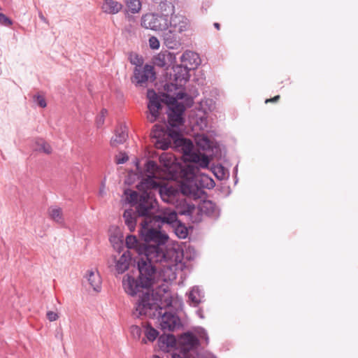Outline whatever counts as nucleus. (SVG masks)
<instances>
[{"label": "nucleus", "mask_w": 358, "mask_h": 358, "mask_svg": "<svg viewBox=\"0 0 358 358\" xmlns=\"http://www.w3.org/2000/svg\"><path fill=\"white\" fill-rule=\"evenodd\" d=\"M185 141V138L183 137L182 135H181V136H179L178 138L175 139L173 141V143L176 148H180V147L182 148V145L184 144Z\"/></svg>", "instance_id": "de8ad7c7"}, {"label": "nucleus", "mask_w": 358, "mask_h": 358, "mask_svg": "<svg viewBox=\"0 0 358 358\" xmlns=\"http://www.w3.org/2000/svg\"><path fill=\"white\" fill-rule=\"evenodd\" d=\"M196 333L199 335L201 338L205 340L206 344L209 343V337L205 329L203 327H198Z\"/></svg>", "instance_id": "c03bdc74"}, {"label": "nucleus", "mask_w": 358, "mask_h": 358, "mask_svg": "<svg viewBox=\"0 0 358 358\" xmlns=\"http://www.w3.org/2000/svg\"><path fill=\"white\" fill-rule=\"evenodd\" d=\"M158 191L162 199L165 201L174 198L179 193L178 189L169 185H160Z\"/></svg>", "instance_id": "aec40b11"}, {"label": "nucleus", "mask_w": 358, "mask_h": 358, "mask_svg": "<svg viewBox=\"0 0 358 358\" xmlns=\"http://www.w3.org/2000/svg\"><path fill=\"white\" fill-rule=\"evenodd\" d=\"M213 25L217 30L220 29V24L218 22H215Z\"/></svg>", "instance_id": "4d7b16f0"}, {"label": "nucleus", "mask_w": 358, "mask_h": 358, "mask_svg": "<svg viewBox=\"0 0 358 358\" xmlns=\"http://www.w3.org/2000/svg\"><path fill=\"white\" fill-rule=\"evenodd\" d=\"M194 210V206L187 205L185 209L176 212L171 208H165L157 217V222L171 227L179 238H185L188 234L187 227L178 219V214L190 215Z\"/></svg>", "instance_id": "20e7f679"}, {"label": "nucleus", "mask_w": 358, "mask_h": 358, "mask_svg": "<svg viewBox=\"0 0 358 358\" xmlns=\"http://www.w3.org/2000/svg\"><path fill=\"white\" fill-rule=\"evenodd\" d=\"M199 169L194 165H187L182 169V180L180 191L183 195L199 197L203 189L215 187L214 180L206 174H198Z\"/></svg>", "instance_id": "7ed1b4c3"}, {"label": "nucleus", "mask_w": 358, "mask_h": 358, "mask_svg": "<svg viewBox=\"0 0 358 358\" xmlns=\"http://www.w3.org/2000/svg\"><path fill=\"white\" fill-rule=\"evenodd\" d=\"M46 316L50 322L56 321L59 317L57 313L53 311L47 312Z\"/></svg>", "instance_id": "8fccbe9b"}, {"label": "nucleus", "mask_w": 358, "mask_h": 358, "mask_svg": "<svg viewBox=\"0 0 358 358\" xmlns=\"http://www.w3.org/2000/svg\"><path fill=\"white\" fill-rule=\"evenodd\" d=\"M123 8V5L115 0H104L101 6L102 11L106 14L115 15Z\"/></svg>", "instance_id": "6ab92c4d"}, {"label": "nucleus", "mask_w": 358, "mask_h": 358, "mask_svg": "<svg viewBox=\"0 0 358 358\" xmlns=\"http://www.w3.org/2000/svg\"><path fill=\"white\" fill-rule=\"evenodd\" d=\"M153 358H161V357L159 355H155L153 356Z\"/></svg>", "instance_id": "bf43d9fd"}, {"label": "nucleus", "mask_w": 358, "mask_h": 358, "mask_svg": "<svg viewBox=\"0 0 358 358\" xmlns=\"http://www.w3.org/2000/svg\"><path fill=\"white\" fill-rule=\"evenodd\" d=\"M174 59L173 55L169 52H161L153 57L152 62L155 66L165 68L166 77L169 75V66Z\"/></svg>", "instance_id": "4468645a"}, {"label": "nucleus", "mask_w": 358, "mask_h": 358, "mask_svg": "<svg viewBox=\"0 0 358 358\" xmlns=\"http://www.w3.org/2000/svg\"><path fill=\"white\" fill-rule=\"evenodd\" d=\"M108 111L106 108H102L100 114L96 118V124L98 128L103 126L105 121V117L107 115Z\"/></svg>", "instance_id": "e433bc0d"}, {"label": "nucleus", "mask_w": 358, "mask_h": 358, "mask_svg": "<svg viewBox=\"0 0 358 358\" xmlns=\"http://www.w3.org/2000/svg\"><path fill=\"white\" fill-rule=\"evenodd\" d=\"M1 10V8L0 7V10ZM0 24L6 27H9L13 24V21L6 15H4L2 13H0Z\"/></svg>", "instance_id": "a19ab883"}, {"label": "nucleus", "mask_w": 358, "mask_h": 358, "mask_svg": "<svg viewBox=\"0 0 358 358\" xmlns=\"http://www.w3.org/2000/svg\"><path fill=\"white\" fill-rule=\"evenodd\" d=\"M199 209L202 214H204L210 217L216 219L220 216V210L216 204L212 201H203L201 203Z\"/></svg>", "instance_id": "dca6fc26"}, {"label": "nucleus", "mask_w": 358, "mask_h": 358, "mask_svg": "<svg viewBox=\"0 0 358 358\" xmlns=\"http://www.w3.org/2000/svg\"><path fill=\"white\" fill-rule=\"evenodd\" d=\"M158 169L157 164L153 160H148L145 164V171L148 173H152Z\"/></svg>", "instance_id": "ea45409f"}, {"label": "nucleus", "mask_w": 358, "mask_h": 358, "mask_svg": "<svg viewBox=\"0 0 358 358\" xmlns=\"http://www.w3.org/2000/svg\"><path fill=\"white\" fill-rule=\"evenodd\" d=\"M128 159H129V157H128V156H127V155L126 153H121L120 156L117 158L116 163L117 164H123Z\"/></svg>", "instance_id": "09e8293b"}, {"label": "nucleus", "mask_w": 358, "mask_h": 358, "mask_svg": "<svg viewBox=\"0 0 358 358\" xmlns=\"http://www.w3.org/2000/svg\"><path fill=\"white\" fill-rule=\"evenodd\" d=\"M213 173L218 180H224L227 178V171L222 165H219L213 168Z\"/></svg>", "instance_id": "f704fd0d"}, {"label": "nucleus", "mask_w": 358, "mask_h": 358, "mask_svg": "<svg viewBox=\"0 0 358 358\" xmlns=\"http://www.w3.org/2000/svg\"><path fill=\"white\" fill-rule=\"evenodd\" d=\"M190 157H191V161L193 162H195V163H198L199 162V160L200 159V155L194 153L193 151L190 153V154H188Z\"/></svg>", "instance_id": "603ef678"}, {"label": "nucleus", "mask_w": 358, "mask_h": 358, "mask_svg": "<svg viewBox=\"0 0 358 358\" xmlns=\"http://www.w3.org/2000/svg\"><path fill=\"white\" fill-rule=\"evenodd\" d=\"M38 145V150L40 152H43L45 154H50L52 152V148L49 143L43 141V139H40L36 142Z\"/></svg>", "instance_id": "c9c22d12"}, {"label": "nucleus", "mask_w": 358, "mask_h": 358, "mask_svg": "<svg viewBox=\"0 0 358 358\" xmlns=\"http://www.w3.org/2000/svg\"><path fill=\"white\" fill-rule=\"evenodd\" d=\"M164 43L169 49L177 50L181 45L180 38L177 31L169 30L164 34Z\"/></svg>", "instance_id": "2eb2a0df"}, {"label": "nucleus", "mask_w": 358, "mask_h": 358, "mask_svg": "<svg viewBox=\"0 0 358 358\" xmlns=\"http://www.w3.org/2000/svg\"><path fill=\"white\" fill-rule=\"evenodd\" d=\"M38 17L41 21H43V22L46 23V24H48V20L44 17V15H43V13L41 12L38 13Z\"/></svg>", "instance_id": "6e6d98bb"}, {"label": "nucleus", "mask_w": 358, "mask_h": 358, "mask_svg": "<svg viewBox=\"0 0 358 358\" xmlns=\"http://www.w3.org/2000/svg\"><path fill=\"white\" fill-rule=\"evenodd\" d=\"M131 260V257L130 252L129 251L124 252L116 263L115 269L117 273L122 274L126 271L129 267Z\"/></svg>", "instance_id": "412c9836"}, {"label": "nucleus", "mask_w": 358, "mask_h": 358, "mask_svg": "<svg viewBox=\"0 0 358 358\" xmlns=\"http://www.w3.org/2000/svg\"><path fill=\"white\" fill-rule=\"evenodd\" d=\"M128 137L126 131L122 128L115 130V136L110 140V145L116 147L118 145L124 143Z\"/></svg>", "instance_id": "393cba45"}, {"label": "nucleus", "mask_w": 358, "mask_h": 358, "mask_svg": "<svg viewBox=\"0 0 358 358\" xmlns=\"http://www.w3.org/2000/svg\"><path fill=\"white\" fill-rule=\"evenodd\" d=\"M49 214L55 222L59 224L64 222V218L62 215V210L61 208H52L49 210Z\"/></svg>", "instance_id": "7c9ffc66"}, {"label": "nucleus", "mask_w": 358, "mask_h": 358, "mask_svg": "<svg viewBox=\"0 0 358 358\" xmlns=\"http://www.w3.org/2000/svg\"><path fill=\"white\" fill-rule=\"evenodd\" d=\"M143 288L141 289V292ZM147 291L140 296L136 302L132 315L134 317L141 318L148 317L150 318L157 317L159 321L161 329L163 331H173L176 327H179L180 318L175 314L165 311L162 313L163 308L158 303V299L155 296L153 290L145 288Z\"/></svg>", "instance_id": "f03ea898"}, {"label": "nucleus", "mask_w": 358, "mask_h": 358, "mask_svg": "<svg viewBox=\"0 0 358 358\" xmlns=\"http://www.w3.org/2000/svg\"><path fill=\"white\" fill-rule=\"evenodd\" d=\"M209 162L210 160L208 157L206 155H203L200 157V159L197 164L201 168H207L208 166Z\"/></svg>", "instance_id": "a18cd8bd"}, {"label": "nucleus", "mask_w": 358, "mask_h": 358, "mask_svg": "<svg viewBox=\"0 0 358 358\" xmlns=\"http://www.w3.org/2000/svg\"><path fill=\"white\" fill-rule=\"evenodd\" d=\"M174 13L159 10V13H148L141 17L143 27L153 31H162L168 29V17Z\"/></svg>", "instance_id": "6e6552de"}, {"label": "nucleus", "mask_w": 358, "mask_h": 358, "mask_svg": "<svg viewBox=\"0 0 358 358\" xmlns=\"http://www.w3.org/2000/svg\"><path fill=\"white\" fill-rule=\"evenodd\" d=\"M159 215L152 220L142 221L138 230L140 241L143 245L138 248L141 257L134 260L137 264L139 275L137 278L127 275L123 279L122 285L127 294L134 296L141 288H152L154 284L156 268L154 263L166 260L165 245L169 236L162 233L161 229L164 224L157 222Z\"/></svg>", "instance_id": "f257e3e1"}, {"label": "nucleus", "mask_w": 358, "mask_h": 358, "mask_svg": "<svg viewBox=\"0 0 358 358\" xmlns=\"http://www.w3.org/2000/svg\"><path fill=\"white\" fill-rule=\"evenodd\" d=\"M204 292L199 286H194L189 292L188 299L189 304L194 307L203 301Z\"/></svg>", "instance_id": "a211bd4d"}, {"label": "nucleus", "mask_w": 358, "mask_h": 358, "mask_svg": "<svg viewBox=\"0 0 358 358\" xmlns=\"http://www.w3.org/2000/svg\"><path fill=\"white\" fill-rule=\"evenodd\" d=\"M158 345L160 348H175L178 345V339L173 334H162L159 336Z\"/></svg>", "instance_id": "4be33fe9"}, {"label": "nucleus", "mask_w": 358, "mask_h": 358, "mask_svg": "<svg viewBox=\"0 0 358 358\" xmlns=\"http://www.w3.org/2000/svg\"><path fill=\"white\" fill-rule=\"evenodd\" d=\"M34 101L41 108H45L47 106L45 98L41 95H35L34 96Z\"/></svg>", "instance_id": "37998d69"}, {"label": "nucleus", "mask_w": 358, "mask_h": 358, "mask_svg": "<svg viewBox=\"0 0 358 358\" xmlns=\"http://www.w3.org/2000/svg\"><path fill=\"white\" fill-rule=\"evenodd\" d=\"M171 358H189L188 352H185L180 349V354L173 352L171 354Z\"/></svg>", "instance_id": "3c124183"}, {"label": "nucleus", "mask_w": 358, "mask_h": 358, "mask_svg": "<svg viewBox=\"0 0 358 358\" xmlns=\"http://www.w3.org/2000/svg\"><path fill=\"white\" fill-rule=\"evenodd\" d=\"M160 183L156 181L153 176H148L143 178L137 185V189L141 193L149 192L148 190L159 189Z\"/></svg>", "instance_id": "f3484780"}, {"label": "nucleus", "mask_w": 358, "mask_h": 358, "mask_svg": "<svg viewBox=\"0 0 358 358\" xmlns=\"http://www.w3.org/2000/svg\"><path fill=\"white\" fill-rule=\"evenodd\" d=\"M280 99V95H276L273 98H271V99H266V103H268V102H277Z\"/></svg>", "instance_id": "5fc2aeb1"}, {"label": "nucleus", "mask_w": 358, "mask_h": 358, "mask_svg": "<svg viewBox=\"0 0 358 358\" xmlns=\"http://www.w3.org/2000/svg\"><path fill=\"white\" fill-rule=\"evenodd\" d=\"M144 328V334L145 338H143L142 342L143 343H146L147 341L150 342L155 341L159 336V331L152 327L150 323H148L146 325H145Z\"/></svg>", "instance_id": "a878e982"}, {"label": "nucleus", "mask_w": 358, "mask_h": 358, "mask_svg": "<svg viewBox=\"0 0 358 358\" xmlns=\"http://www.w3.org/2000/svg\"><path fill=\"white\" fill-rule=\"evenodd\" d=\"M123 217L124 219V223L127 226L129 230L131 232L134 231L136 226V218L134 215L133 210H125L123 213Z\"/></svg>", "instance_id": "b1692460"}, {"label": "nucleus", "mask_w": 358, "mask_h": 358, "mask_svg": "<svg viewBox=\"0 0 358 358\" xmlns=\"http://www.w3.org/2000/svg\"><path fill=\"white\" fill-rule=\"evenodd\" d=\"M135 209L138 217H144L143 221H149L159 215L165 208L159 210L158 202L151 192H145L141 194L140 202Z\"/></svg>", "instance_id": "0eeeda50"}, {"label": "nucleus", "mask_w": 358, "mask_h": 358, "mask_svg": "<svg viewBox=\"0 0 358 358\" xmlns=\"http://www.w3.org/2000/svg\"><path fill=\"white\" fill-rule=\"evenodd\" d=\"M136 165L137 169H139V164H138V162H136Z\"/></svg>", "instance_id": "052dcab7"}, {"label": "nucleus", "mask_w": 358, "mask_h": 358, "mask_svg": "<svg viewBox=\"0 0 358 358\" xmlns=\"http://www.w3.org/2000/svg\"><path fill=\"white\" fill-rule=\"evenodd\" d=\"M131 334L135 339H139L141 336L142 330L138 325H132L130 328Z\"/></svg>", "instance_id": "58836bf2"}, {"label": "nucleus", "mask_w": 358, "mask_h": 358, "mask_svg": "<svg viewBox=\"0 0 358 358\" xmlns=\"http://www.w3.org/2000/svg\"><path fill=\"white\" fill-rule=\"evenodd\" d=\"M182 61H187L192 65H194L197 66L200 64V58L199 55L196 52L192 51H186L180 57Z\"/></svg>", "instance_id": "bb28decb"}, {"label": "nucleus", "mask_w": 358, "mask_h": 358, "mask_svg": "<svg viewBox=\"0 0 358 358\" xmlns=\"http://www.w3.org/2000/svg\"><path fill=\"white\" fill-rule=\"evenodd\" d=\"M178 345L182 351L189 352L199 345V340L192 332L188 331L178 337Z\"/></svg>", "instance_id": "f8f14e48"}, {"label": "nucleus", "mask_w": 358, "mask_h": 358, "mask_svg": "<svg viewBox=\"0 0 358 358\" xmlns=\"http://www.w3.org/2000/svg\"><path fill=\"white\" fill-rule=\"evenodd\" d=\"M185 107H187V108H190L192 106L193 103H194V100H193V98L192 96H190L189 95H188L187 94V96L185 97V99L182 100V102Z\"/></svg>", "instance_id": "49530a36"}, {"label": "nucleus", "mask_w": 358, "mask_h": 358, "mask_svg": "<svg viewBox=\"0 0 358 358\" xmlns=\"http://www.w3.org/2000/svg\"><path fill=\"white\" fill-rule=\"evenodd\" d=\"M125 2L129 11L131 13H138L141 9V2L140 0H126Z\"/></svg>", "instance_id": "2f4dec72"}, {"label": "nucleus", "mask_w": 358, "mask_h": 358, "mask_svg": "<svg viewBox=\"0 0 358 358\" xmlns=\"http://www.w3.org/2000/svg\"><path fill=\"white\" fill-rule=\"evenodd\" d=\"M189 70L187 66L177 64L172 66L170 71H169L167 79L171 82L175 86H182L189 80L190 75Z\"/></svg>", "instance_id": "1a4fd4ad"}, {"label": "nucleus", "mask_w": 358, "mask_h": 358, "mask_svg": "<svg viewBox=\"0 0 358 358\" xmlns=\"http://www.w3.org/2000/svg\"><path fill=\"white\" fill-rule=\"evenodd\" d=\"M166 111L168 115V124L172 127H180L185 123L183 114L185 110L184 105H176L175 106L167 105Z\"/></svg>", "instance_id": "9b49d317"}, {"label": "nucleus", "mask_w": 358, "mask_h": 358, "mask_svg": "<svg viewBox=\"0 0 358 358\" xmlns=\"http://www.w3.org/2000/svg\"><path fill=\"white\" fill-rule=\"evenodd\" d=\"M171 30L182 33L187 30L189 27V20L187 17L181 15H176L175 13L168 17V28Z\"/></svg>", "instance_id": "ddd939ff"}, {"label": "nucleus", "mask_w": 358, "mask_h": 358, "mask_svg": "<svg viewBox=\"0 0 358 358\" xmlns=\"http://www.w3.org/2000/svg\"><path fill=\"white\" fill-rule=\"evenodd\" d=\"M180 127H172L156 124L151 131V137L155 138V147L157 149L166 150L171 145V141L181 136Z\"/></svg>", "instance_id": "423d86ee"}, {"label": "nucleus", "mask_w": 358, "mask_h": 358, "mask_svg": "<svg viewBox=\"0 0 358 358\" xmlns=\"http://www.w3.org/2000/svg\"><path fill=\"white\" fill-rule=\"evenodd\" d=\"M124 194L127 196V201L131 204V206H136L140 202L141 194L137 192L127 189L124 190Z\"/></svg>", "instance_id": "c85d7f7f"}, {"label": "nucleus", "mask_w": 358, "mask_h": 358, "mask_svg": "<svg viewBox=\"0 0 358 358\" xmlns=\"http://www.w3.org/2000/svg\"><path fill=\"white\" fill-rule=\"evenodd\" d=\"M130 63L135 65V68H140L143 66V59L136 53L131 52L129 55Z\"/></svg>", "instance_id": "72a5a7b5"}, {"label": "nucleus", "mask_w": 358, "mask_h": 358, "mask_svg": "<svg viewBox=\"0 0 358 358\" xmlns=\"http://www.w3.org/2000/svg\"><path fill=\"white\" fill-rule=\"evenodd\" d=\"M125 243L128 248L135 249L138 254V248L143 245V243L140 242V241L136 238V236L134 235H128L126 237Z\"/></svg>", "instance_id": "cd10ccee"}, {"label": "nucleus", "mask_w": 358, "mask_h": 358, "mask_svg": "<svg viewBox=\"0 0 358 358\" xmlns=\"http://www.w3.org/2000/svg\"><path fill=\"white\" fill-rule=\"evenodd\" d=\"M149 46L152 50H157L160 46L158 38L155 36H151L149 38Z\"/></svg>", "instance_id": "79ce46f5"}, {"label": "nucleus", "mask_w": 358, "mask_h": 358, "mask_svg": "<svg viewBox=\"0 0 358 358\" xmlns=\"http://www.w3.org/2000/svg\"><path fill=\"white\" fill-rule=\"evenodd\" d=\"M155 78L154 67L146 64L143 67L134 68L131 82L136 86H143L149 80L154 81Z\"/></svg>", "instance_id": "9d476101"}, {"label": "nucleus", "mask_w": 358, "mask_h": 358, "mask_svg": "<svg viewBox=\"0 0 358 358\" xmlns=\"http://www.w3.org/2000/svg\"><path fill=\"white\" fill-rule=\"evenodd\" d=\"M87 280L90 286L96 292H100L101 289V280L99 273H95L93 271H89L87 275Z\"/></svg>", "instance_id": "5701e85b"}, {"label": "nucleus", "mask_w": 358, "mask_h": 358, "mask_svg": "<svg viewBox=\"0 0 358 358\" xmlns=\"http://www.w3.org/2000/svg\"><path fill=\"white\" fill-rule=\"evenodd\" d=\"M196 144L202 150H208L211 146V142L207 136H201L196 138Z\"/></svg>", "instance_id": "473e14b6"}, {"label": "nucleus", "mask_w": 358, "mask_h": 358, "mask_svg": "<svg viewBox=\"0 0 358 358\" xmlns=\"http://www.w3.org/2000/svg\"><path fill=\"white\" fill-rule=\"evenodd\" d=\"M155 3L159 4V10L168 11L169 13L175 12V6L168 0H151Z\"/></svg>", "instance_id": "c756f323"}, {"label": "nucleus", "mask_w": 358, "mask_h": 358, "mask_svg": "<svg viewBox=\"0 0 358 358\" xmlns=\"http://www.w3.org/2000/svg\"><path fill=\"white\" fill-rule=\"evenodd\" d=\"M115 239H117V237H116V236H111V237L110 238V241L111 243H113V242L115 241Z\"/></svg>", "instance_id": "13d9d810"}, {"label": "nucleus", "mask_w": 358, "mask_h": 358, "mask_svg": "<svg viewBox=\"0 0 358 358\" xmlns=\"http://www.w3.org/2000/svg\"><path fill=\"white\" fill-rule=\"evenodd\" d=\"M186 96L187 93L178 92L176 94L175 96H171L166 93H162V98H159L153 90H149L148 91V97L149 99L148 108L151 115L150 117H148L149 121L153 123L157 120L159 115V110L162 108V102L173 106L184 105L178 101L183 100Z\"/></svg>", "instance_id": "39448f33"}, {"label": "nucleus", "mask_w": 358, "mask_h": 358, "mask_svg": "<svg viewBox=\"0 0 358 358\" xmlns=\"http://www.w3.org/2000/svg\"><path fill=\"white\" fill-rule=\"evenodd\" d=\"M193 148L194 145L192 141L185 138L184 144L182 146L184 153L185 155L190 154L193 150Z\"/></svg>", "instance_id": "4c0bfd02"}, {"label": "nucleus", "mask_w": 358, "mask_h": 358, "mask_svg": "<svg viewBox=\"0 0 358 358\" xmlns=\"http://www.w3.org/2000/svg\"><path fill=\"white\" fill-rule=\"evenodd\" d=\"M196 314L201 319H203L204 318L203 310L202 308H200L197 309L196 311Z\"/></svg>", "instance_id": "864d4df0"}]
</instances>
